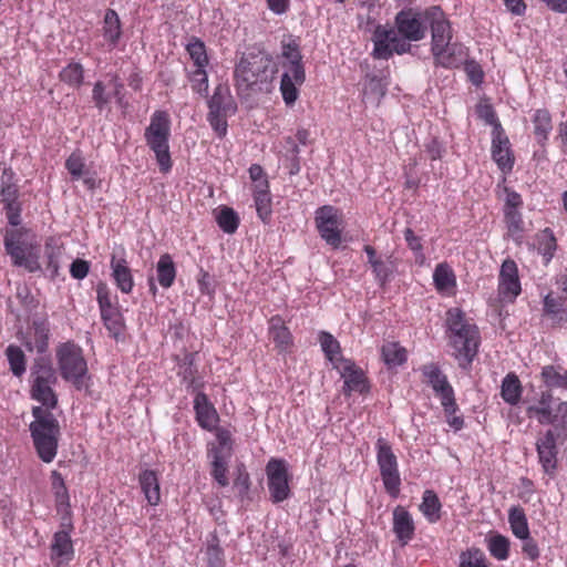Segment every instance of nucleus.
Masks as SVG:
<instances>
[{"instance_id":"1","label":"nucleus","mask_w":567,"mask_h":567,"mask_svg":"<svg viewBox=\"0 0 567 567\" xmlns=\"http://www.w3.org/2000/svg\"><path fill=\"white\" fill-rule=\"evenodd\" d=\"M276 72L272 58L265 51L252 49L244 53L234 71L238 95L269 91Z\"/></svg>"},{"instance_id":"2","label":"nucleus","mask_w":567,"mask_h":567,"mask_svg":"<svg viewBox=\"0 0 567 567\" xmlns=\"http://www.w3.org/2000/svg\"><path fill=\"white\" fill-rule=\"evenodd\" d=\"M446 326L455 357L460 360V367L465 369L472 364L478 351L481 341L478 328L465 320L464 312L460 308L447 310Z\"/></svg>"},{"instance_id":"3","label":"nucleus","mask_w":567,"mask_h":567,"mask_svg":"<svg viewBox=\"0 0 567 567\" xmlns=\"http://www.w3.org/2000/svg\"><path fill=\"white\" fill-rule=\"evenodd\" d=\"M33 421L29 425L30 436L39 458L51 463L58 453L61 429L58 419L42 406H32Z\"/></svg>"},{"instance_id":"4","label":"nucleus","mask_w":567,"mask_h":567,"mask_svg":"<svg viewBox=\"0 0 567 567\" xmlns=\"http://www.w3.org/2000/svg\"><path fill=\"white\" fill-rule=\"evenodd\" d=\"M429 14L427 29H431V52L435 64L443 68L456 66V44H452L453 33L450 21L445 18L444 12L439 6L430 7Z\"/></svg>"},{"instance_id":"5","label":"nucleus","mask_w":567,"mask_h":567,"mask_svg":"<svg viewBox=\"0 0 567 567\" xmlns=\"http://www.w3.org/2000/svg\"><path fill=\"white\" fill-rule=\"evenodd\" d=\"M56 359L62 379L70 382L76 391L89 393L92 377L89 374L82 349L73 342L63 343L56 351Z\"/></svg>"},{"instance_id":"6","label":"nucleus","mask_w":567,"mask_h":567,"mask_svg":"<svg viewBox=\"0 0 567 567\" xmlns=\"http://www.w3.org/2000/svg\"><path fill=\"white\" fill-rule=\"evenodd\" d=\"M171 121L165 111H155L151 116L150 125L145 128L146 145L155 153L162 173L172 169L169 153Z\"/></svg>"},{"instance_id":"7","label":"nucleus","mask_w":567,"mask_h":567,"mask_svg":"<svg viewBox=\"0 0 567 567\" xmlns=\"http://www.w3.org/2000/svg\"><path fill=\"white\" fill-rule=\"evenodd\" d=\"M430 7L422 10L419 8H403L394 17V29L404 39L409 41H421L426 37L427 22L430 19Z\"/></svg>"},{"instance_id":"8","label":"nucleus","mask_w":567,"mask_h":567,"mask_svg":"<svg viewBox=\"0 0 567 567\" xmlns=\"http://www.w3.org/2000/svg\"><path fill=\"white\" fill-rule=\"evenodd\" d=\"M371 40L373 42L371 54L377 60L388 61L394 53L402 55L412 50V41L401 37L394 29H388L382 24L375 27Z\"/></svg>"},{"instance_id":"9","label":"nucleus","mask_w":567,"mask_h":567,"mask_svg":"<svg viewBox=\"0 0 567 567\" xmlns=\"http://www.w3.org/2000/svg\"><path fill=\"white\" fill-rule=\"evenodd\" d=\"M377 462L385 491L392 497L400 493L401 478L398 460L389 442L382 437L377 441Z\"/></svg>"},{"instance_id":"10","label":"nucleus","mask_w":567,"mask_h":567,"mask_svg":"<svg viewBox=\"0 0 567 567\" xmlns=\"http://www.w3.org/2000/svg\"><path fill=\"white\" fill-rule=\"evenodd\" d=\"M266 475L270 501L278 504L289 498L291 491L287 462L282 458H270L266 465Z\"/></svg>"},{"instance_id":"11","label":"nucleus","mask_w":567,"mask_h":567,"mask_svg":"<svg viewBox=\"0 0 567 567\" xmlns=\"http://www.w3.org/2000/svg\"><path fill=\"white\" fill-rule=\"evenodd\" d=\"M315 220L320 237L333 248L340 247L342 236L338 209L330 205L319 207Z\"/></svg>"},{"instance_id":"12","label":"nucleus","mask_w":567,"mask_h":567,"mask_svg":"<svg viewBox=\"0 0 567 567\" xmlns=\"http://www.w3.org/2000/svg\"><path fill=\"white\" fill-rule=\"evenodd\" d=\"M339 361L340 368L338 370L344 379L342 393L346 396H350L352 392H358L360 394L368 393L370 386L363 370L357 367L352 360L346 359L342 355L339 357Z\"/></svg>"},{"instance_id":"13","label":"nucleus","mask_w":567,"mask_h":567,"mask_svg":"<svg viewBox=\"0 0 567 567\" xmlns=\"http://www.w3.org/2000/svg\"><path fill=\"white\" fill-rule=\"evenodd\" d=\"M7 254L11 257L12 264L17 267H23L29 272L41 270L39 256L33 251L32 246L27 243H13L11 238L3 240Z\"/></svg>"},{"instance_id":"14","label":"nucleus","mask_w":567,"mask_h":567,"mask_svg":"<svg viewBox=\"0 0 567 567\" xmlns=\"http://www.w3.org/2000/svg\"><path fill=\"white\" fill-rule=\"evenodd\" d=\"M492 158L502 172H511L514 166L509 140L502 125L492 131Z\"/></svg>"},{"instance_id":"15","label":"nucleus","mask_w":567,"mask_h":567,"mask_svg":"<svg viewBox=\"0 0 567 567\" xmlns=\"http://www.w3.org/2000/svg\"><path fill=\"white\" fill-rule=\"evenodd\" d=\"M561 440L553 430H547L542 439L536 442L539 463L546 474L553 476L557 467V441Z\"/></svg>"},{"instance_id":"16","label":"nucleus","mask_w":567,"mask_h":567,"mask_svg":"<svg viewBox=\"0 0 567 567\" xmlns=\"http://www.w3.org/2000/svg\"><path fill=\"white\" fill-rule=\"evenodd\" d=\"M522 291L516 262L507 258L503 261L498 276V293L514 300Z\"/></svg>"},{"instance_id":"17","label":"nucleus","mask_w":567,"mask_h":567,"mask_svg":"<svg viewBox=\"0 0 567 567\" xmlns=\"http://www.w3.org/2000/svg\"><path fill=\"white\" fill-rule=\"evenodd\" d=\"M121 255L117 252L112 254L110 267L112 270V278L116 287L123 293H131L134 287V279L132 270L128 267L126 259L124 258V249L121 250Z\"/></svg>"},{"instance_id":"18","label":"nucleus","mask_w":567,"mask_h":567,"mask_svg":"<svg viewBox=\"0 0 567 567\" xmlns=\"http://www.w3.org/2000/svg\"><path fill=\"white\" fill-rule=\"evenodd\" d=\"M194 410L198 425L206 430L213 431L219 421V415L204 392H197L194 399Z\"/></svg>"},{"instance_id":"19","label":"nucleus","mask_w":567,"mask_h":567,"mask_svg":"<svg viewBox=\"0 0 567 567\" xmlns=\"http://www.w3.org/2000/svg\"><path fill=\"white\" fill-rule=\"evenodd\" d=\"M207 104L209 112L233 115L237 111V104L226 84H218L215 87L214 94L208 99Z\"/></svg>"},{"instance_id":"20","label":"nucleus","mask_w":567,"mask_h":567,"mask_svg":"<svg viewBox=\"0 0 567 567\" xmlns=\"http://www.w3.org/2000/svg\"><path fill=\"white\" fill-rule=\"evenodd\" d=\"M50 548L52 559H59L58 565L69 564L74 557L73 542L66 530L54 533Z\"/></svg>"},{"instance_id":"21","label":"nucleus","mask_w":567,"mask_h":567,"mask_svg":"<svg viewBox=\"0 0 567 567\" xmlns=\"http://www.w3.org/2000/svg\"><path fill=\"white\" fill-rule=\"evenodd\" d=\"M414 522L411 514L402 506L393 511V532L402 545H406L414 536Z\"/></svg>"},{"instance_id":"22","label":"nucleus","mask_w":567,"mask_h":567,"mask_svg":"<svg viewBox=\"0 0 567 567\" xmlns=\"http://www.w3.org/2000/svg\"><path fill=\"white\" fill-rule=\"evenodd\" d=\"M282 56L289 61V71L298 83H305L306 72L299 43L296 40L282 42Z\"/></svg>"},{"instance_id":"23","label":"nucleus","mask_w":567,"mask_h":567,"mask_svg":"<svg viewBox=\"0 0 567 567\" xmlns=\"http://www.w3.org/2000/svg\"><path fill=\"white\" fill-rule=\"evenodd\" d=\"M31 386L53 385L56 383L55 370L50 360L37 358L33 361L30 372Z\"/></svg>"},{"instance_id":"24","label":"nucleus","mask_w":567,"mask_h":567,"mask_svg":"<svg viewBox=\"0 0 567 567\" xmlns=\"http://www.w3.org/2000/svg\"><path fill=\"white\" fill-rule=\"evenodd\" d=\"M553 400V392L549 390L542 391L537 404H529L526 408L527 416L536 417L540 424H548L555 409L551 406Z\"/></svg>"},{"instance_id":"25","label":"nucleus","mask_w":567,"mask_h":567,"mask_svg":"<svg viewBox=\"0 0 567 567\" xmlns=\"http://www.w3.org/2000/svg\"><path fill=\"white\" fill-rule=\"evenodd\" d=\"M566 298L554 297L547 293L543 300L544 316L548 317L554 324L560 326L567 321Z\"/></svg>"},{"instance_id":"26","label":"nucleus","mask_w":567,"mask_h":567,"mask_svg":"<svg viewBox=\"0 0 567 567\" xmlns=\"http://www.w3.org/2000/svg\"><path fill=\"white\" fill-rule=\"evenodd\" d=\"M540 379L550 392L554 389L567 390V369L561 365L547 364L542 368Z\"/></svg>"},{"instance_id":"27","label":"nucleus","mask_w":567,"mask_h":567,"mask_svg":"<svg viewBox=\"0 0 567 567\" xmlns=\"http://www.w3.org/2000/svg\"><path fill=\"white\" fill-rule=\"evenodd\" d=\"M138 482L148 504L157 505L161 501V488L156 473L152 470H144L138 475Z\"/></svg>"},{"instance_id":"28","label":"nucleus","mask_w":567,"mask_h":567,"mask_svg":"<svg viewBox=\"0 0 567 567\" xmlns=\"http://www.w3.org/2000/svg\"><path fill=\"white\" fill-rule=\"evenodd\" d=\"M523 393V385L519 378L514 373H507L502 380L501 396L509 405L519 403Z\"/></svg>"},{"instance_id":"29","label":"nucleus","mask_w":567,"mask_h":567,"mask_svg":"<svg viewBox=\"0 0 567 567\" xmlns=\"http://www.w3.org/2000/svg\"><path fill=\"white\" fill-rule=\"evenodd\" d=\"M207 456L210 458V475L217 482V484L221 487H225L229 484L227 472H228V461L231 455L229 454H220L219 451L207 452Z\"/></svg>"},{"instance_id":"30","label":"nucleus","mask_w":567,"mask_h":567,"mask_svg":"<svg viewBox=\"0 0 567 567\" xmlns=\"http://www.w3.org/2000/svg\"><path fill=\"white\" fill-rule=\"evenodd\" d=\"M419 508L429 523L434 524L441 519L442 504L434 491H424Z\"/></svg>"},{"instance_id":"31","label":"nucleus","mask_w":567,"mask_h":567,"mask_svg":"<svg viewBox=\"0 0 567 567\" xmlns=\"http://www.w3.org/2000/svg\"><path fill=\"white\" fill-rule=\"evenodd\" d=\"M157 281L164 289L173 286L176 278V266L169 254H163L156 264Z\"/></svg>"},{"instance_id":"32","label":"nucleus","mask_w":567,"mask_h":567,"mask_svg":"<svg viewBox=\"0 0 567 567\" xmlns=\"http://www.w3.org/2000/svg\"><path fill=\"white\" fill-rule=\"evenodd\" d=\"M101 319L107 329L110 336L115 340H120L123 336L125 324L124 318L117 307L112 309L102 310Z\"/></svg>"},{"instance_id":"33","label":"nucleus","mask_w":567,"mask_h":567,"mask_svg":"<svg viewBox=\"0 0 567 567\" xmlns=\"http://www.w3.org/2000/svg\"><path fill=\"white\" fill-rule=\"evenodd\" d=\"M420 370L425 378L426 383L432 388L435 394L442 392L445 386L447 388L451 385L447 377L442 372L436 363L431 362L423 364Z\"/></svg>"},{"instance_id":"34","label":"nucleus","mask_w":567,"mask_h":567,"mask_svg":"<svg viewBox=\"0 0 567 567\" xmlns=\"http://www.w3.org/2000/svg\"><path fill=\"white\" fill-rule=\"evenodd\" d=\"M51 488L54 496L55 508H68L70 504V494L62 474L58 471L51 472Z\"/></svg>"},{"instance_id":"35","label":"nucleus","mask_w":567,"mask_h":567,"mask_svg":"<svg viewBox=\"0 0 567 567\" xmlns=\"http://www.w3.org/2000/svg\"><path fill=\"white\" fill-rule=\"evenodd\" d=\"M363 250L368 256V262L371 265L378 282L381 286H384L392 274L390 266L383 260L377 258V251L372 246L365 245Z\"/></svg>"},{"instance_id":"36","label":"nucleus","mask_w":567,"mask_h":567,"mask_svg":"<svg viewBox=\"0 0 567 567\" xmlns=\"http://www.w3.org/2000/svg\"><path fill=\"white\" fill-rule=\"evenodd\" d=\"M534 134L539 144L547 141L548 135L553 128L551 116L545 109L536 110L533 116Z\"/></svg>"},{"instance_id":"37","label":"nucleus","mask_w":567,"mask_h":567,"mask_svg":"<svg viewBox=\"0 0 567 567\" xmlns=\"http://www.w3.org/2000/svg\"><path fill=\"white\" fill-rule=\"evenodd\" d=\"M381 357L389 368L405 363L406 350L396 342H386L381 348Z\"/></svg>"},{"instance_id":"38","label":"nucleus","mask_w":567,"mask_h":567,"mask_svg":"<svg viewBox=\"0 0 567 567\" xmlns=\"http://www.w3.org/2000/svg\"><path fill=\"white\" fill-rule=\"evenodd\" d=\"M508 522L513 534L517 538H527V536L530 534L527 517L522 507L513 506L509 508Z\"/></svg>"},{"instance_id":"39","label":"nucleus","mask_w":567,"mask_h":567,"mask_svg":"<svg viewBox=\"0 0 567 567\" xmlns=\"http://www.w3.org/2000/svg\"><path fill=\"white\" fill-rule=\"evenodd\" d=\"M319 342L326 358L332 363L334 369H339L340 361L337 358V354L341 352L339 341L330 332L321 331L319 333Z\"/></svg>"},{"instance_id":"40","label":"nucleus","mask_w":567,"mask_h":567,"mask_svg":"<svg viewBox=\"0 0 567 567\" xmlns=\"http://www.w3.org/2000/svg\"><path fill=\"white\" fill-rule=\"evenodd\" d=\"M6 355L12 374L21 378L27 369V358L22 349L16 344H9L6 349Z\"/></svg>"},{"instance_id":"41","label":"nucleus","mask_w":567,"mask_h":567,"mask_svg":"<svg viewBox=\"0 0 567 567\" xmlns=\"http://www.w3.org/2000/svg\"><path fill=\"white\" fill-rule=\"evenodd\" d=\"M548 424L553 425L554 434L561 437V441L567 439V402L560 401L554 412L551 413Z\"/></svg>"},{"instance_id":"42","label":"nucleus","mask_w":567,"mask_h":567,"mask_svg":"<svg viewBox=\"0 0 567 567\" xmlns=\"http://www.w3.org/2000/svg\"><path fill=\"white\" fill-rule=\"evenodd\" d=\"M104 38L112 44L116 45L121 34V22L118 14L113 9H107L104 16Z\"/></svg>"},{"instance_id":"43","label":"nucleus","mask_w":567,"mask_h":567,"mask_svg":"<svg viewBox=\"0 0 567 567\" xmlns=\"http://www.w3.org/2000/svg\"><path fill=\"white\" fill-rule=\"evenodd\" d=\"M31 399L41 403L40 406L52 411L58 406V395L52 389V385H38L30 389Z\"/></svg>"},{"instance_id":"44","label":"nucleus","mask_w":567,"mask_h":567,"mask_svg":"<svg viewBox=\"0 0 567 567\" xmlns=\"http://www.w3.org/2000/svg\"><path fill=\"white\" fill-rule=\"evenodd\" d=\"M219 543L217 533H212L206 549L207 567H225L224 549L220 547Z\"/></svg>"},{"instance_id":"45","label":"nucleus","mask_w":567,"mask_h":567,"mask_svg":"<svg viewBox=\"0 0 567 567\" xmlns=\"http://www.w3.org/2000/svg\"><path fill=\"white\" fill-rule=\"evenodd\" d=\"M434 285L437 290H446L456 285L455 275L446 262L436 265L433 272Z\"/></svg>"},{"instance_id":"46","label":"nucleus","mask_w":567,"mask_h":567,"mask_svg":"<svg viewBox=\"0 0 567 567\" xmlns=\"http://www.w3.org/2000/svg\"><path fill=\"white\" fill-rule=\"evenodd\" d=\"M186 51L197 69H205L208 65L206 47L199 38L192 37L186 45Z\"/></svg>"},{"instance_id":"47","label":"nucleus","mask_w":567,"mask_h":567,"mask_svg":"<svg viewBox=\"0 0 567 567\" xmlns=\"http://www.w3.org/2000/svg\"><path fill=\"white\" fill-rule=\"evenodd\" d=\"M216 221L219 228L226 234H234L239 226V216L230 207L224 206L219 209Z\"/></svg>"},{"instance_id":"48","label":"nucleus","mask_w":567,"mask_h":567,"mask_svg":"<svg viewBox=\"0 0 567 567\" xmlns=\"http://www.w3.org/2000/svg\"><path fill=\"white\" fill-rule=\"evenodd\" d=\"M303 83H298L290 71L285 72L281 75L280 81V92L282 94V99L287 105H292L298 96H299V90L298 85H302Z\"/></svg>"},{"instance_id":"49","label":"nucleus","mask_w":567,"mask_h":567,"mask_svg":"<svg viewBox=\"0 0 567 567\" xmlns=\"http://www.w3.org/2000/svg\"><path fill=\"white\" fill-rule=\"evenodd\" d=\"M251 481L245 464L240 463L236 466V477L234 480V487L238 489V497L240 501H251L250 496Z\"/></svg>"},{"instance_id":"50","label":"nucleus","mask_w":567,"mask_h":567,"mask_svg":"<svg viewBox=\"0 0 567 567\" xmlns=\"http://www.w3.org/2000/svg\"><path fill=\"white\" fill-rule=\"evenodd\" d=\"M388 91V82L385 79L375 74H367L364 84V94L380 101Z\"/></svg>"},{"instance_id":"51","label":"nucleus","mask_w":567,"mask_h":567,"mask_svg":"<svg viewBox=\"0 0 567 567\" xmlns=\"http://www.w3.org/2000/svg\"><path fill=\"white\" fill-rule=\"evenodd\" d=\"M83 73L82 64L76 62L69 63L61 70L60 80L70 86L80 87L83 83Z\"/></svg>"},{"instance_id":"52","label":"nucleus","mask_w":567,"mask_h":567,"mask_svg":"<svg viewBox=\"0 0 567 567\" xmlns=\"http://www.w3.org/2000/svg\"><path fill=\"white\" fill-rule=\"evenodd\" d=\"M34 330L35 348L38 353L42 354L47 352L49 348V322L45 319L34 320L32 322Z\"/></svg>"},{"instance_id":"53","label":"nucleus","mask_w":567,"mask_h":567,"mask_svg":"<svg viewBox=\"0 0 567 567\" xmlns=\"http://www.w3.org/2000/svg\"><path fill=\"white\" fill-rule=\"evenodd\" d=\"M488 550L497 560H505L509 555V539L501 534H495L488 539Z\"/></svg>"},{"instance_id":"54","label":"nucleus","mask_w":567,"mask_h":567,"mask_svg":"<svg viewBox=\"0 0 567 567\" xmlns=\"http://www.w3.org/2000/svg\"><path fill=\"white\" fill-rule=\"evenodd\" d=\"M275 321L280 322L281 320L279 318L271 319L270 334L276 346L285 350L292 343L291 333L286 326L276 324Z\"/></svg>"},{"instance_id":"55","label":"nucleus","mask_w":567,"mask_h":567,"mask_svg":"<svg viewBox=\"0 0 567 567\" xmlns=\"http://www.w3.org/2000/svg\"><path fill=\"white\" fill-rule=\"evenodd\" d=\"M65 168L71 175L72 181H79L84 176L85 161L80 152H73L65 161Z\"/></svg>"},{"instance_id":"56","label":"nucleus","mask_w":567,"mask_h":567,"mask_svg":"<svg viewBox=\"0 0 567 567\" xmlns=\"http://www.w3.org/2000/svg\"><path fill=\"white\" fill-rule=\"evenodd\" d=\"M557 248L556 238L549 228H545L539 236V252L545 257L548 262Z\"/></svg>"},{"instance_id":"57","label":"nucleus","mask_w":567,"mask_h":567,"mask_svg":"<svg viewBox=\"0 0 567 567\" xmlns=\"http://www.w3.org/2000/svg\"><path fill=\"white\" fill-rule=\"evenodd\" d=\"M254 200L258 217L268 223L271 216V196L270 193H254Z\"/></svg>"},{"instance_id":"58","label":"nucleus","mask_w":567,"mask_h":567,"mask_svg":"<svg viewBox=\"0 0 567 567\" xmlns=\"http://www.w3.org/2000/svg\"><path fill=\"white\" fill-rule=\"evenodd\" d=\"M216 437H217L218 444L217 445L214 443L209 444L207 452L214 453V451L217 450L220 452V454L231 455L233 440H231L230 432L226 429L219 427V429H217Z\"/></svg>"},{"instance_id":"59","label":"nucleus","mask_w":567,"mask_h":567,"mask_svg":"<svg viewBox=\"0 0 567 567\" xmlns=\"http://www.w3.org/2000/svg\"><path fill=\"white\" fill-rule=\"evenodd\" d=\"M440 398L441 405L447 416H451L452 414H455L458 410V405L455 400V394L452 385L445 386V389L442 392H439L435 394Z\"/></svg>"},{"instance_id":"60","label":"nucleus","mask_w":567,"mask_h":567,"mask_svg":"<svg viewBox=\"0 0 567 567\" xmlns=\"http://www.w3.org/2000/svg\"><path fill=\"white\" fill-rule=\"evenodd\" d=\"M229 116V114H223V113H215V112H208L207 114V121L209 125L212 126L213 131L216 133V135L219 138H223L227 134V120L226 117Z\"/></svg>"},{"instance_id":"61","label":"nucleus","mask_w":567,"mask_h":567,"mask_svg":"<svg viewBox=\"0 0 567 567\" xmlns=\"http://www.w3.org/2000/svg\"><path fill=\"white\" fill-rule=\"evenodd\" d=\"M196 353L188 352L184 355L182 363H179V372L178 374L182 377L183 381L192 380L193 377L197 373V367L195 364Z\"/></svg>"},{"instance_id":"62","label":"nucleus","mask_w":567,"mask_h":567,"mask_svg":"<svg viewBox=\"0 0 567 567\" xmlns=\"http://www.w3.org/2000/svg\"><path fill=\"white\" fill-rule=\"evenodd\" d=\"M193 90L198 94L207 97L208 95V76L205 69H196L192 75Z\"/></svg>"},{"instance_id":"63","label":"nucleus","mask_w":567,"mask_h":567,"mask_svg":"<svg viewBox=\"0 0 567 567\" xmlns=\"http://www.w3.org/2000/svg\"><path fill=\"white\" fill-rule=\"evenodd\" d=\"M467 555V558L465 553L461 555L460 567H487L484 555L480 549L468 550Z\"/></svg>"},{"instance_id":"64","label":"nucleus","mask_w":567,"mask_h":567,"mask_svg":"<svg viewBox=\"0 0 567 567\" xmlns=\"http://www.w3.org/2000/svg\"><path fill=\"white\" fill-rule=\"evenodd\" d=\"M505 223L513 234L523 230V218L519 209H504Z\"/></svg>"}]
</instances>
